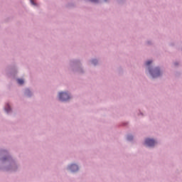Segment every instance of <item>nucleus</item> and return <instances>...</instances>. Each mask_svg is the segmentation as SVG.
I'll use <instances>...</instances> for the list:
<instances>
[{"label":"nucleus","mask_w":182,"mask_h":182,"mask_svg":"<svg viewBox=\"0 0 182 182\" xmlns=\"http://www.w3.org/2000/svg\"><path fill=\"white\" fill-rule=\"evenodd\" d=\"M31 3L32 5H36L35 1H33V0H31Z\"/></svg>","instance_id":"1a4fd4ad"},{"label":"nucleus","mask_w":182,"mask_h":182,"mask_svg":"<svg viewBox=\"0 0 182 182\" xmlns=\"http://www.w3.org/2000/svg\"><path fill=\"white\" fill-rule=\"evenodd\" d=\"M70 170H71V171H73V173H75V171H77V170H79V167L76 164H72L70 166Z\"/></svg>","instance_id":"20e7f679"},{"label":"nucleus","mask_w":182,"mask_h":182,"mask_svg":"<svg viewBox=\"0 0 182 182\" xmlns=\"http://www.w3.org/2000/svg\"><path fill=\"white\" fill-rule=\"evenodd\" d=\"M59 99L61 102H66V100H69V99H70V96H69L68 92H60Z\"/></svg>","instance_id":"f257e3e1"},{"label":"nucleus","mask_w":182,"mask_h":182,"mask_svg":"<svg viewBox=\"0 0 182 182\" xmlns=\"http://www.w3.org/2000/svg\"><path fill=\"white\" fill-rule=\"evenodd\" d=\"M151 63H153V61H151V60H148V61L146 63V66H149V65H151Z\"/></svg>","instance_id":"0eeeda50"},{"label":"nucleus","mask_w":182,"mask_h":182,"mask_svg":"<svg viewBox=\"0 0 182 182\" xmlns=\"http://www.w3.org/2000/svg\"><path fill=\"white\" fill-rule=\"evenodd\" d=\"M145 144L149 147H153L156 144V141L151 139H146L145 140Z\"/></svg>","instance_id":"f03ea898"},{"label":"nucleus","mask_w":182,"mask_h":182,"mask_svg":"<svg viewBox=\"0 0 182 182\" xmlns=\"http://www.w3.org/2000/svg\"><path fill=\"white\" fill-rule=\"evenodd\" d=\"M17 82H18V85H23V80H22V79L17 80Z\"/></svg>","instance_id":"39448f33"},{"label":"nucleus","mask_w":182,"mask_h":182,"mask_svg":"<svg viewBox=\"0 0 182 182\" xmlns=\"http://www.w3.org/2000/svg\"><path fill=\"white\" fill-rule=\"evenodd\" d=\"M152 77H157L160 75V70L159 68H156L154 70V72H151V70H149Z\"/></svg>","instance_id":"7ed1b4c3"},{"label":"nucleus","mask_w":182,"mask_h":182,"mask_svg":"<svg viewBox=\"0 0 182 182\" xmlns=\"http://www.w3.org/2000/svg\"><path fill=\"white\" fill-rule=\"evenodd\" d=\"M10 110H11V107L9 105H7V108H6V112L7 113H9Z\"/></svg>","instance_id":"423d86ee"},{"label":"nucleus","mask_w":182,"mask_h":182,"mask_svg":"<svg viewBox=\"0 0 182 182\" xmlns=\"http://www.w3.org/2000/svg\"><path fill=\"white\" fill-rule=\"evenodd\" d=\"M92 62H93V63H95V62H96V60H93Z\"/></svg>","instance_id":"f8f14e48"},{"label":"nucleus","mask_w":182,"mask_h":182,"mask_svg":"<svg viewBox=\"0 0 182 182\" xmlns=\"http://www.w3.org/2000/svg\"><path fill=\"white\" fill-rule=\"evenodd\" d=\"M91 2H97V0H90Z\"/></svg>","instance_id":"9d476101"},{"label":"nucleus","mask_w":182,"mask_h":182,"mask_svg":"<svg viewBox=\"0 0 182 182\" xmlns=\"http://www.w3.org/2000/svg\"><path fill=\"white\" fill-rule=\"evenodd\" d=\"M26 93L28 95V93H31V91H29V90H26Z\"/></svg>","instance_id":"9b49d317"},{"label":"nucleus","mask_w":182,"mask_h":182,"mask_svg":"<svg viewBox=\"0 0 182 182\" xmlns=\"http://www.w3.org/2000/svg\"><path fill=\"white\" fill-rule=\"evenodd\" d=\"M127 139H128V140H132V139H133V136H129L127 137Z\"/></svg>","instance_id":"6e6552de"}]
</instances>
